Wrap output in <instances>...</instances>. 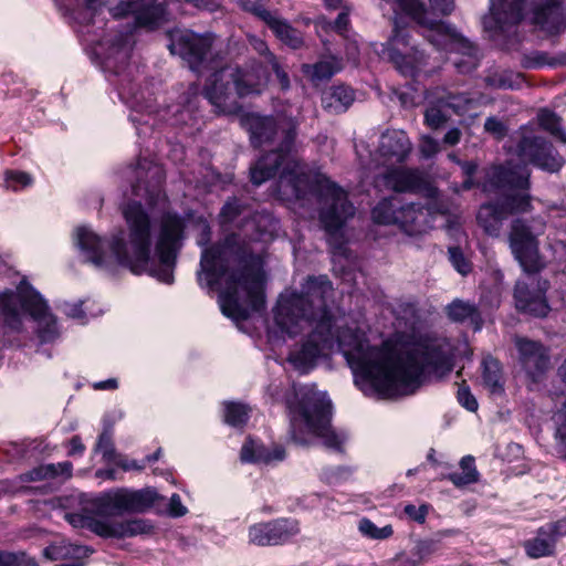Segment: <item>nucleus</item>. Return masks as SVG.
Returning <instances> with one entry per match:
<instances>
[{"instance_id": "48", "label": "nucleus", "mask_w": 566, "mask_h": 566, "mask_svg": "<svg viewBox=\"0 0 566 566\" xmlns=\"http://www.w3.org/2000/svg\"><path fill=\"white\" fill-rule=\"evenodd\" d=\"M241 460L249 463H270V448L248 438L241 448Z\"/></svg>"}, {"instance_id": "45", "label": "nucleus", "mask_w": 566, "mask_h": 566, "mask_svg": "<svg viewBox=\"0 0 566 566\" xmlns=\"http://www.w3.org/2000/svg\"><path fill=\"white\" fill-rule=\"evenodd\" d=\"M460 467L462 472L449 473L444 475V479L451 481L457 488H463L479 481L480 473L476 470L474 457L464 455L460 461Z\"/></svg>"}, {"instance_id": "19", "label": "nucleus", "mask_w": 566, "mask_h": 566, "mask_svg": "<svg viewBox=\"0 0 566 566\" xmlns=\"http://www.w3.org/2000/svg\"><path fill=\"white\" fill-rule=\"evenodd\" d=\"M300 523L293 517H277L254 523L249 527V542L256 546H280L300 533Z\"/></svg>"}, {"instance_id": "18", "label": "nucleus", "mask_w": 566, "mask_h": 566, "mask_svg": "<svg viewBox=\"0 0 566 566\" xmlns=\"http://www.w3.org/2000/svg\"><path fill=\"white\" fill-rule=\"evenodd\" d=\"M186 218L175 211L163 212L155 242V254H160L165 262L174 255H179L186 240Z\"/></svg>"}, {"instance_id": "8", "label": "nucleus", "mask_w": 566, "mask_h": 566, "mask_svg": "<svg viewBox=\"0 0 566 566\" xmlns=\"http://www.w3.org/2000/svg\"><path fill=\"white\" fill-rule=\"evenodd\" d=\"M483 192L495 193L509 217L521 218L534 210L531 170L523 164L505 160L492 165Z\"/></svg>"}, {"instance_id": "59", "label": "nucleus", "mask_w": 566, "mask_h": 566, "mask_svg": "<svg viewBox=\"0 0 566 566\" xmlns=\"http://www.w3.org/2000/svg\"><path fill=\"white\" fill-rule=\"evenodd\" d=\"M57 478L54 463L40 464L24 474V481L36 482Z\"/></svg>"}, {"instance_id": "23", "label": "nucleus", "mask_w": 566, "mask_h": 566, "mask_svg": "<svg viewBox=\"0 0 566 566\" xmlns=\"http://www.w3.org/2000/svg\"><path fill=\"white\" fill-rule=\"evenodd\" d=\"M451 32L442 34L432 44L442 50L457 52L461 56L453 64L461 74H469L479 66V49L452 24Z\"/></svg>"}, {"instance_id": "54", "label": "nucleus", "mask_w": 566, "mask_h": 566, "mask_svg": "<svg viewBox=\"0 0 566 566\" xmlns=\"http://www.w3.org/2000/svg\"><path fill=\"white\" fill-rule=\"evenodd\" d=\"M412 551L420 563L423 564L442 551V542L433 538L420 539L416 543Z\"/></svg>"}, {"instance_id": "61", "label": "nucleus", "mask_w": 566, "mask_h": 566, "mask_svg": "<svg viewBox=\"0 0 566 566\" xmlns=\"http://www.w3.org/2000/svg\"><path fill=\"white\" fill-rule=\"evenodd\" d=\"M484 130L496 140H502L507 135L506 125L495 116H490L485 119Z\"/></svg>"}, {"instance_id": "15", "label": "nucleus", "mask_w": 566, "mask_h": 566, "mask_svg": "<svg viewBox=\"0 0 566 566\" xmlns=\"http://www.w3.org/2000/svg\"><path fill=\"white\" fill-rule=\"evenodd\" d=\"M526 22L545 38L559 36L566 30L564 0H527Z\"/></svg>"}, {"instance_id": "5", "label": "nucleus", "mask_w": 566, "mask_h": 566, "mask_svg": "<svg viewBox=\"0 0 566 566\" xmlns=\"http://www.w3.org/2000/svg\"><path fill=\"white\" fill-rule=\"evenodd\" d=\"M23 314L38 323L35 334L40 344H51L59 338L56 316L27 277L21 279L14 290L4 289L0 292V329L4 334H20L23 331Z\"/></svg>"}, {"instance_id": "40", "label": "nucleus", "mask_w": 566, "mask_h": 566, "mask_svg": "<svg viewBox=\"0 0 566 566\" xmlns=\"http://www.w3.org/2000/svg\"><path fill=\"white\" fill-rule=\"evenodd\" d=\"M399 208V198H384L371 209V220L374 223L379 226H396Z\"/></svg>"}, {"instance_id": "46", "label": "nucleus", "mask_w": 566, "mask_h": 566, "mask_svg": "<svg viewBox=\"0 0 566 566\" xmlns=\"http://www.w3.org/2000/svg\"><path fill=\"white\" fill-rule=\"evenodd\" d=\"M450 158H452L462 170L463 180L461 182V189L463 191H470L472 189H481L483 191V186L486 184V176L483 181L475 178L479 164L475 160H464L455 156H450Z\"/></svg>"}, {"instance_id": "62", "label": "nucleus", "mask_w": 566, "mask_h": 566, "mask_svg": "<svg viewBox=\"0 0 566 566\" xmlns=\"http://www.w3.org/2000/svg\"><path fill=\"white\" fill-rule=\"evenodd\" d=\"M429 507L430 505L427 503L419 506L409 503L405 505L403 513L409 520L417 522L418 524H423L427 520Z\"/></svg>"}, {"instance_id": "12", "label": "nucleus", "mask_w": 566, "mask_h": 566, "mask_svg": "<svg viewBox=\"0 0 566 566\" xmlns=\"http://www.w3.org/2000/svg\"><path fill=\"white\" fill-rule=\"evenodd\" d=\"M155 489L130 490L118 488L103 493L93 502L96 514L102 517L120 516L124 513H144L158 500Z\"/></svg>"}, {"instance_id": "24", "label": "nucleus", "mask_w": 566, "mask_h": 566, "mask_svg": "<svg viewBox=\"0 0 566 566\" xmlns=\"http://www.w3.org/2000/svg\"><path fill=\"white\" fill-rule=\"evenodd\" d=\"M333 284L327 275H310L302 287V296L306 298L310 308L317 317V322L335 324V316L328 305V298L333 295Z\"/></svg>"}, {"instance_id": "26", "label": "nucleus", "mask_w": 566, "mask_h": 566, "mask_svg": "<svg viewBox=\"0 0 566 566\" xmlns=\"http://www.w3.org/2000/svg\"><path fill=\"white\" fill-rule=\"evenodd\" d=\"M296 410L311 431L326 422H332L333 405L326 394L315 390L303 391L297 400Z\"/></svg>"}, {"instance_id": "63", "label": "nucleus", "mask_w": 566, "mask_h": 566, "mask_svg": "<svg viewBox=\"0 0 566 566\" xmlns=\"http://www.w3.org/2000/svg\"><path fill=\"white\" fill-rule=\"evenodd\" d=\"M6 180L14 190L18 188H25L32 184V178L28 172L19 170H8Z\"/></svg>"}, {"instance_id": "53", "label": "nucleus", "mask_w": 566, "mask_h": 566, "mask_svg": "<svg viewBox=\"0 0 566 566\" xmlns=\"http://www.w3.org/2000/svg\"><path fill=\"white\" fill-rule=\"evenodd\" d=\"M359 532L370 539H387L392 536L394 528L390 524L378 527L371 520L363 517L358 524Z\"/></svg>"}, {"instance_id": "56", "label": "nucleus", "mask_w": 566, "mask_h": 566, "mask_svg": "<svg viewBox=\"0 0 566 566\" xmlns=\"http://www.w3.org/2000/svg\"><path fill=\"white\" fill-rule=\"evenodd\" d=\"M264 0H237L238 7L258 18L264 24L270 20L273 13L263 6Z\"/></svg>"}, {"instance_id": "31", "label": "nucleus", "mask_w": 566, "mask_h": 566, "mask_svg": "<svg viewBox=\"0 0 566 566\" xmlns=\"http://www.w3.org/2000/svg\"><path fill=\"white\" fill-rule=\"evenodd\" d=\"M396 226L403 233L410 237L426 233L431 228L428 210L421 203H405L400 199V208L398 210V221Z\"/></svg>"}, {"instance_id": "37", "label": "nucleus", "mask_w": 566, "mask_h": 566, "mask_svg": "<svg viewBox=\"0 0 566 566\" xmlns=\"http://www.w3.org/2000/svg\"><path fill=\"white\" fill-rule=\"evenodd\" d=\"M386 180L396 192H419L427 184L418 170L407 168H395L388 171Z\"/></svg>"}, {"instance_id": "3", "label": "nucleus", "mask_w": 566, "mask_h": 566, "mask_svg": "<svg viewBox=\"0 0 566 566\" xmlns=\"http://www.w3.org/2000/svg\"><path fill=\"white\" fill-rule=\"evenodd\" d=\"M123 218L127 224V241L122 235H114L109 242V250L116 263L129 270L135 275L148 272L165 284L175 281L174 271L178 255L166 262L160 254H155L159 265L149 268L151 260L153 224L149 213L140 201L129 200L122 209Z\"/></svg>"}, {"instance_id": "35", "label": "nucleus", "mask_w": 566, "mask_h": 566, "mask_svg": "<svg viewBox=\"0 0 566 566\" xmlns=\"http://www.w3.org/2000/svg\"><path fill=\"white\" fill-rule=\"evenodd\" d=\"M76 241L80 250L94 265L102 268L105 264L104 239L88 229L81 226L76 229Z\"/></svg>"}, {"instance_id": "14", "label": "nucleus", "mask_w": 566, "mask_h": 566, "mask_svg": "<svg viewBox=\"0 0 566 566\" xmlns=\"http://www.w3.org/2000/svg\"><path fill=\"white\" fill-rule=\"evenodd\" d=\"M411 33L396 19L392 35L381 50V57L387 60L405 77L416 80L420 73L415 46L410 43Z\"/></svg>"}, {"instance_id": "13", "label": "nucleus", "mask_w": 566, "mask_h": 566, "mask_svg": "<svg viewBox=\"0 0 566 566\" xmlns=\"http://www.w3.org/2000/svg\"><path fill=\"white\" fill-rule=\"evenodd\" d=\"M327 322L326 318L317 322L302 339L300 348L290 355L289 361L301 374H308L316 368L318 361L333 349L336 342L335 324Z\"/></svg>"}, {"instance_id": "22", "label": "nucleus", "mask_w": 566, "mask_h": 566, "mask_svg": "<svg viewBox=\"0 0 566 566\" xmlns=\"http://www.w3.org/2000/svg\"><path fill=\"white\" fill-rule=\"evenodd\" d=\"M566 536V517L539 526L535 536L524 541L527 557L538 559L556 555L557 543Z\"/></svg>"}, {"instance_id": "60", "label": "nucleus", "mask_w": 566, "mask_h": 566, "mask_svg": "<svg viewBox=\"0 0 566 566\" xmlns=\"http://www.w3.org/2000/svg\"><path fill=\"white\" fill-rule=\"evenodd\" d=\"M457 400L461 407L470 412H475L479 408L478 400L471 392V389L465 380H462V382L459 384Z\"/></svg>"}, {"instance_id": "6", "label": "nucleus", "mask_w": 566, "mask_h": 566, "mask_svg": "<svg viewBox=\"0 0 566 566\" xmlns=\"http://www.w3.org/2000/svg\"><path fill=\"white\" fill-rule=\"evenodd\" d=\"M355 376L368 382L373 389L386 397L392 358L396 356V334L380 345H371L357 331L348 329L336 339Z\"/></svg>"}, {"instance_id": "11", "label": "nucleus", "mask_w": 566, "mask_h": 566, "mask_svg": "<svg viewBox=\"0 0 566 566\" xmlns=\"http://www.w3.org/2000/svg\"><path fill=\"white\" fill-rule=\"evenodd\" d=\"M170 54L178 55L192 72L209 69L216 34L198 33L190 29H174L167 32Z\"/></svg>"}, {"instance_id": "33", "label": "nucleus", "mask_w": 566, "mask_h": 566, "mask_svg": "<svg viewBox=\"0 0 566 566\" xmlns=\"http://www.w3.org/2000/svg\"><path fill=\"white\" fill-rule=\"evenodd\" d=\"M250 143L253 148H261L263 145L272 144L279 133V123L272 115H260L251 113L247 116Z\"/></svg>"}, {"instance_id": "39", "label": "nucleus", "mask_w": 566, "mask_h": 566, "mask_svg": "<svg viewBox=\"0 0 566 566\" xmlns=\"http://www.w3.org/2000/svg\"><path fill=\"white\" fill-rule=\"evenodd\" d=\"M446 311L450 321L461 324L469 322L474 332L483 327L484 321L475 304L457 298L447 306Z\"/></svg>"}, {"instance_id": "29", "label": "nucleus", "mask_w": 566, "mask_h": 566, "mask_svg": "<svg viewBox=\"0 0 566 566\" xmlns=\"http://www.w3.org/2000/svg\"><path fill=\"white\" fill-rule=\"evenodd\" d=\"M520 361L527 376L537 381L549 367L551 358L542 343L522 338L517 342Z\"/></svg>"}, {"instance_id": "1", "label": "nucleus", "mask_w": 566, "mask_h": 566, "mask_svg": "<svg viewBox=\"0 0 566 566\" xmlns=\"http://www.w3.org/2000/svg\"><path fill=\"white\" fill-rule=\"evenodd\" d=\"M200 228L197 244L203 248L197 282L201 287L213 290L226 277V286L219 294L222 314L235 322L249 319L250 311L240 302L239 287L247 294L251 311L265 310V277L263 259L237 232H230L211 243L212 229L203 216L193 219Z\"/></svg>"}, {"instance_id": "21", "label": "nucleus", "mask_w": 566, "mask_h": 566, "mask_svg": "<svg viewBox=\"0 0 566 566\" xmlns=\"http://www.w3.org/2000/svg\"><path fill=\"white\" fill-rule=\"evenodd\" d=\"M527 0H490L483 27L489 32L503 33L507 28L526 22Z\"/></svg>"}, {"instance_id": "41", "label": "nucleus", "mask_w": 566, "mask_h": 566, "mask_svg": "<svg viewBox=\"0 0 566 566\" xmlns=\"http://www.w3.org/2000/svg\"><path fill=\"white\" fill-rule=\"evenodd\" d=\"M482 380L491 394L501 395L504 392L502 379V366L499 359L491 356L482 360Z\"/></svg>"}, {"instance_id": "44", "label": "nucleus", "mask_w": 566, "mask_h": 566, "mask_svg": "<svg viewBox=\"0 0 566 566\" xmlns=\"http://www.w3.org/2000/svg\"><path fill=\"white\" fill-rule=\"evenodd\" d=\"M251 408L239 401L223 402V422L235 429H243L251 417Z\"/></svg>"}, {"instance_id": "25", "label": "nucleus", "mask_w": 566, "mask_h": 566, "mask_svg": "<svg viewBox=\"0 0 566 566\" xmlns=\"http://www.w3.org/2000/svg\"><path fill=\"white\" fill-rule=\"evenodd\" d=\"M88 528L103 538L124 539L154 532V524L149 520L133 518L123 522H109L96 517H87Z\"/></svg>"}, {"instance_id": "58", "label": "nucleus", "mask_w": 566, "mask_h": 566, "mask_svg": "<svg viewBox=\"0 0 566 566\" xmlns=\"http://www.w3.org/2000/svg\"><path fill=\"white\" fill-rule=\"evenodd\" d=\"M0 566H39L34 558L27 557L25 553L0 551Z\"/></svg>"}, {"instance_id": "50", "label": "nucleus", "mask_w": 566, "mask_h": 566, "mask_svg": "<svg viewBox=\"0 0 566 566\" xmlns=\"http://www.w3.org/2000/svg\"><path fill=\"white\" fill-rule=\"evenodd\" d=\"M247 208L248 205L237 196L228 197L218 214L220 224L227 226L233 223L243 214Z\"/></svg>"}, {"instance_id": "38", "label": "nucleus", "mask_w": 566, "mask_h": 566, "mask_svg": "<svg viewBox=\"0 0 566 566\" xmlns=\"http://www.w3.org/2000/svg\"><path fill=\"white\" fill-rule=\"evenodd\" d=\"M265 25L272 31L274 36L287 48L300 50L305 46L303 32L294 28L286 19L273 14Z\"/></svg>"}, {"instance_id": "7", "label": "nucleus", "mask_w": 566, "mask_h": 566, "mask_svg": "<svg viewBox=\"0 0 566 566\" xmlns=\"http://www.w3.org/2000/svg\"><path fill=\"white\" fill-rule=\"evenodd\" d=\"M279 145L264 151L250 167V181L260 186L268 180L279 177L281 186L291 188V193L296 199L304 198L308 176L301 170L300 161L294 157L295 142L297 137L296 126L291 124L282 129Z\"/></svg>"}, {"instance_id": "17", "label": "nucleus", "mask_w": 566, "mask_h": 566, "mask_svg": "<svg viewBox=\"0 0 566 566\" xmlns=\"http://www.w3.org/2000/svg\"><path fill=\"white\" fill-rule=\"evenodd\" d=\"M132 15L136 27L157 30L167 21V6L158 0H122L114 9V18Z\"/></svg>"}, {"instance_id": "52", "label": "nucleus", "mask_w": 566, "mask_h": 566, "mask_svg": "<svg viewBox=\"0 0 566 566\" xmlns=\"http://www.w3.org/2000/svg\"><path fill=\"white\" fill-rule=\"evenodd\" d=\"M311 432L315 437L321 438L326 448L334 449L339 452L343 451L344 440L333 429L332 422H326L321 426H316V428L312 429Z\"/></svg>"}, {"instance_id": "2", "label": "nucleus", "mask_w": 566, "mask_h": 566, "mask_svg": "<svg viewBox=\"0 0 566 566\" xmlns=\"http://www.w3.org/2000/svg\"><path fill=\"white\" fill-rule=\"evenodd\" d=\"M254 50L263 60H251L244 65L226 64L214 70L206 80L203 95L219 112L228 115L241 113V99L261 95L271 81V73L282 92L291 88L286 66L269 49L266 42L259 40Z\"/></svg>"}, {"instance_id": "20", "label": "nucleus", "mask_w": 566, "mask_h": 566, "mask_svg": "<svg viewBox=\"0 0 566 566\" xmlns=\"http://www.w3.org/2000/svg\"><path fill=\"white\" fill-rule=\"evenodd\" d=\"M274 319L280 329L290 337L298 334L301 321L317 323V317L301 293H293L280 300L275 307Z\"/></svg>"}, {"instance_id": "36", "label": "nucleus", "mask_w": 566, "mask_h": 566, "mask_svg": "<svg viewBox=\"0 0 566 566\" xmlns=\"http://www.w3.org/2000/svg\"><path fill=\"white\" fill-rule=\"evenodd\" d=\"M509 218L500 199L483 202L476 213V221L483 230L491 235L499 233L502 223Z\"/></svg>"}, {"instance_id": "47", "label": "nucleus", "mask_w": 566, "mask_h": 566, "mask_svg": "<svg viewBox=\"0 0 566 566\" xmlns=\"http://www.w3.org/2000/svg\"><path fill=\"white\" fill-rule=\"evenodd\" d=\"M538 125L542 129L549 133L562 144H566V132L562 127V117L554 111L544 108L537 115Z\"/></svg>"}, {"instance_id": "51", "label": "nucleus", "mask_w": 566, "mask_h": 566, "mask_svg": "<svg viewBox=\"0 0 566 566\" xmlns=\"http://www.w3.org/2000/svg\"><path fill=\"white\" fill-rule=\"evenodd\" d=\"M315 27L324 32H335L345 35L350 27L349 13L346 10L340 11L334 21L328 20L325 15H319L315 21Z\"/></svg>"}, {"instance_id": "28", "label": "nucleus", "mask_w": 566, "mask_h": 566, "mask_svg": "<svg viewBox=\"0 0 566 566\" xmlns=\"http://www.w3.org/2000/svg\"><path fill=\"white\" fill-rule=\"evenodd\" d=\"M513 298L517 312L533 317H546L551 311L545 290L534 283L517 281Z\"/></svg>"}, {"instance_id": "10", "label": "nucleus", "mask_w": 566, "mask_h": 566, "mask_svg": "<svg viewBox=\"0 0 566 566\" xmlns=\"http://www.w3.org/2000/svg\"><path fill=\"white\" fill-rule=\"evenodd\" d=\"M315 190L319 198L318 220L329 237L342 235L348 219L354 217L355 208L347 192L336 182L324 179L317 180Z\"/></svg>"}, {"instance_id": "42", "label": "nucleus", "mask_w": 566, "mask_h": 566, "mask_svg": "<svg viewBox=\"0 0 566 566\" xmlns=\"http://www.w3.org/2000/svg\"><path fill=\"white\" fill-rule=\"evenodd\" d=\"M114 420L109 417L103 418V428L98 434L95 452H99L103 455V460L107 463L115 461L117 452L114 444Z\"/></svg>"}, {"instance_id": "30", "label": "nucleus", "mask_w": 566, "mask_h": 566, "mask_svg": "<svg viewBox=\"0 0 566 566\" xmlns=\"http://www.w3.org/2000/svg\"><path fill=\"white\" fill-rule=\"evenodd\" d=\"M399 10L421 28L433 32L430 42L433 43L442 34L451 32V23L443 20H434L428 17V8L422 0H397Z\"/></svg>"}, {"instance_id": "55", "label": "nucleus", "mask_w": 566, "mask_h": 566, "mask_svg": "<svg viewBox=\"0 0 566 566\" xmlns=\"http://www.w3.org/2000/svg\"><path fill=\"white\" fill-rule=\"evenodd\" d=\"M312 78L315 81H328L331 80L338 71L339 67L337 65V61L335 57L329 60H322L312 65Z\"/></svg>"}, {"instance_id": "4", "label": "nucleus", "mask_w": 566, "mask_h": 566, "mask_svg": "<svg viewBox=\"0 0 566 566\" xmlns=\"http://www.w3.org/2000/svg\"><path fill=\"white\" fill-rule=\"evenodd\" d=\"M396 356L392 358L386 397L411 394L423 381L427 370L444 376L454 368V355L446 345L396 333Z\"/></svg>"}, {"instance_id": "57", "label": "nucleus", "mask_w": 566, "mask_h": 566, "mask_svg": "<svg viewBox=\"0 0 566 566\" xmlns=\"http://www.w3.org/2000/svg\"><path fill=\"white\" fill-rule=\"evenodd\" d=\"M449 261L458 273L465 276L472 271L471 261L464 255L461 247L453 245L448 249Z\"/></svg>"}, {"instance_id": "32", "label": "nucleus", "mask_w": 566, "mask_h": 566, "mask_svg": "<svg viewBox=\"0 0 566 566\" xmlns=\"http://www.w3.org/2000/svg\"><path fill=\"white\" fill-rule=\"evenodd\" d=\"M93 551L85 545H77L65 539L55 541L43 549V556L52 562H62L59 566H85L84 559Z\"/></svg>"}, {"instance_id": "27", "label": "nucleus", "mask_w": 566, "mask_h": 566, "mask_svg": "<svg viewBox=\"0 0 566 566\" xmlns=\"http://www.w3.org/2000/svg\"><path fill=\"white\" fill-rule=\"evenodd\" d=\"M165 182V174L161 168L153 166L146 159L138 160L136 168V182L132 185L133 193L140 196V190L144 189L145 200L149 207H155L163 192V185Z\"/></svg>"}, {"instance_id": "9", "label": "nucleus", "mask_w": 566, "mask_h": 566, "mask_svg": "<svg viewBox=\"0 0 566 566\" xmlns=\"http://www.w3.org/2000/svg\"><path fill=\"white\" fill-rule=\"evenodd\" d=\"M545 226L541 216L531 219L515 218L511 222L509 243L512 254L523 271L528 274L539 273L544 269L538 235L543 233Z\"/></svg>"}, {"instance_id": "34", "label": "nucleus", "mask_w": 566, "mask_h": 566, "mask_svg": "<svg viewBox=\"0 0 566 566\" xmlns=\"http://www.w3.org/2000/svg\"><path fill=\"white\" fill-rule=\"evenodd\" d=\"M410 150L411 144L402 130L387 132L380 137L378 151L387 161L401 164L408 158Z\"/></svg>"}, {"instance_id": "64", "label": "nucleus", "mask_w": 566, "mask_h": 566, "mask_svg": "<svg viewBox=\"0 0 566 566\" xmlns=\"http://www.w3.org/2000/svg\"><path fill=\"white\" fill-rule=\"evenodd\" d=\"M553 61L546 52L536 51L531 55H526L523 61V66L526 69H542L544 66H552Z\"/></svg>"}, {"instance_id": "43", "label": "nucleus", "mask_w": 566, "mask_h": 566, "mask_svg": "<svg viewBox=\"0 0 566 566\" xmlns=\"http://www.w3.org/2000/svg\"><path fill=\"white\" fill-rule=\"evenodd\" d=\"M355 101L354 90L345 84L334 85L323 98L325 107H333L336 113L345 112Z\"/></svg>"}, {"instance_id": "16", "label": "nucleus", "mask_w": 566, "mask_h": 566, "mask_svg": "<svg viewBox=\"0 0 566 566\" xmlns=\"http://www.w3.org/2000/svg\"><path fill=\"white\" fill-rule=\"evenodd\" d=\"M516 155L534 167L549 174L560 171L565 165L564 157L552 142L543 136H522L516 144Z\"/></svg>"}, {"instance_id": "49", "label": "nucleus", "mask_w": 566, "mask_h": 566, "mask_svg": "<svg viewBox=\"0 0 566 566\" xmlns=\"http://www.w3.org/2000/svg\"><path fill=\"white\" fill-rule=\"evenodd\" d=\"M524 76L522 73H514L512 71H504L502 73H494L486 76L485 83L488 86L497 90H520L523 85Z\"/></svg>"}]
</instances>
